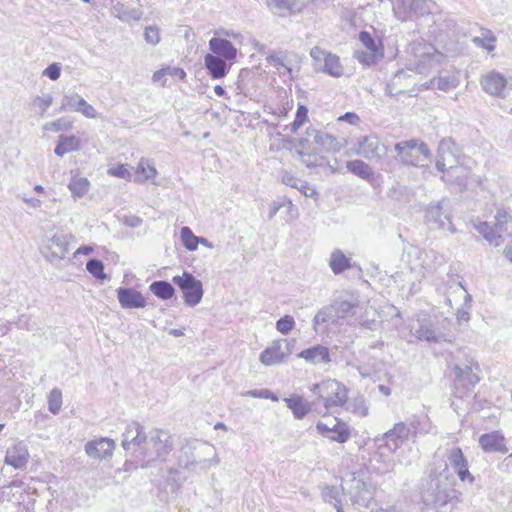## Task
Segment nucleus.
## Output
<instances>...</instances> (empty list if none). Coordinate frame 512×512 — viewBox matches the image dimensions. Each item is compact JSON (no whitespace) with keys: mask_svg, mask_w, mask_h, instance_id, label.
<instances>
[{"mask_svg":"<svg viewBox=\"0 0 512 512\" xmlns=\"http://www.w3.org/2000/svg\"><path fill=\"white\" fill-rule=\"evenodd\" d=\"M145 41L151 45H157L160 42L159 28L156 26L146 27L144 31Z\"/></svg>","mask_w":512,"mask_h":512,"instance_id":"nucleus-60","label":"nucleus"},{"mask_svg":"<svg viewBox=\"0 0 512 512\" xmlns=\"http://www.w3.org/2000/svg\"><path fill=\"white\" fill-rule=\"evenodd\" d=\"M80 147V139L76 136L60 135L54 152L57 156L62 157L69 152L78 151Z\"/></svg>","mask_w":512,"mask_h":512,"instance_id":"nucleus-37","label":"nucleus"},{"mask_svg":"<svg viewBox=\"0 0 512 512\" xmlns=\"http://www.w3.org/2000/svg\"><path fill=\"white\" fill-rule=\"evenodd\" d=\"M312 0H268L270 10L279 16L300 12Z\"/></svg>","mask_w":512,"mask_h":512,"instance_id":"nucleus-27","label":"nucleus"},{"mask_svg":"<svg viewBox=\"0 0 512 512\" xmlns=\"http://www.w3.org/2000/svg\"><path fill=\"white\" fill-rule=\"evenodd\" d=\"M380 57H382V54L378 55L377 50H373V48L366 50H356L354 52V58L366 66L375 64L377 59Z\"/></svg>","mask_w":512,"mask_h":512,"instance_id":"nucleus-51","label":"nucleus"},{"mask_svg":"<svg viewBox=\"0 0 512 512\" xmlns=\"http://www.w3.org/2000/svg\"><path fill=\"white\" fill-rule=\"evenodd\" d=\"M358 305V296L352 293L347 296H341L332 303L337 319H344L355 315Z\"/></svg>","mask_w":512,"mask_h":512,"instance_id":"nucleus-29","label":"nucleus"},{"mask_svg":"<svg viewBox=\"0 0 512 512\" xmlns=\"http://www.w3.org/2000/svg\"><path fill=\"white\" fill-rule=\"evenodd\" d=\"M148 435L145 434L143 426L132 421L129 423L122 433L121 446L126 451L139 453L143 456Z\"/></svg>","mask_w":512,"mask_h":512,"instance_id":"nucleus-12","label":"nucleus"},{"mask_svg":"<svg viewBox=\"0 0 512 512\" xmlns=\"http://www.w3.org/2000/svg\"><path fill=\"white\" fill-rule=\"evenodd\" d=\"M447 460L453 471L462 482L473 484L475 477L470 473L468 461L460 447H453L447 451Z\"/></svg>","mask_w":512,"mask_h":512,"instance_id":"nucleus-16","label":"nucleus"},{"mask_svg":"<svg viewBox=\"0 0 512 512\" xmlns=\"http://www.w3.org/2000/svg\"><path fill=\"white\" fill-rule=\"evenodd\" d=\"M457 148L450 139H443L438 146V157L436 160V168L439 171H445L455 164H458Z\"/></svg>","mask_w":512,"mask_h":512,"instance_id":"nucleus-22","label":"nucleus"},{"mask_svg":"<svg viewBox=\"0 0 512 512\" xmlns=\"http://www.w3.org/2000/svg\"><path fill=\"white\" fill-rule=\"evenodd\" d=\"M49 248L52 249L53 254L64 258L68 253V243L63 235H54L49 240Z\"/></svg>","mask_w":512,"mask_h":512,"instance_id":"nucleus-48","label":"nucleus"},{"mask_svg":"<svg viewBox=\"0 0 512 512\" xmlns=\"http://www.w3.org/2000/svg\"><path fill=\"white\" fill-rule=\"evenodd\" d=\"M89 188L90 182L85 177H72L68 184V189L72 195L77 198L83 197L89 191Z\"/></svg>","mask_w":512,"mask_h":512,"instance_id":"nucleus-43","label":"nucleus"},{"mask_svg":"<svg viewBox=\"0 0 512 512\" xmlns=\"http://www.w3.org/2000/svg\"><path fill=\"white\" fill-rule=\"evenodd\" d=\"M359 40L366 49L377 50V45L370 33L366 31L360 32Z\"/></svg>","mask_w":512,"mask_h":512,"instance_id":"nucleus-64","label":"nucleus"},{"mask_svg":"<svg viewBox=\"0 0 512 512\" xmlns=\"http://www.w3.org/2000/svg\"><path fill=\"white\" fill-rule=\"evenodd\" d=\"M284 401L287 407L292 410L296 419L304 418L310 411H314L316 413L323 412L322 409L318 407V402H306L300 396L284 398Z\"/></svg>","mask_w":512,"mask_h":512,"instance_id":"nucleus-28","label":"nucleus"},{"mask_svg":"<svg viewBox=\"0 0 512 512\" xmlns=\"http://www.w3.org/2000/svg\"><path fill=\"white\" fill-rule=\"evenodd\" d=\"M298 357L303 358L312 364H328L331 362L329 349L322 345H316L305 349L298 354Z\"/></svg>","mask_w":512,"mask_h":512,"instance_id":"nucleus-32","label":"nucleus"},{"mask_svg":"<svg viewBox=\"0 0 512 512\" xmlns=\"http://www.w3.org/2000/svg\"><path fill=\"white\" fill-rule=\"evenodd\" d=\"M316 428L322 436L338 443H345L351 435L348 425L339 421L337 418L333 419L331 426L323 422H318Z\"/></svg>","mask_w":512,"mask_h":512,"instance_id":"nucleus-19","label":"nucleus"},{"mask_svg":"<svg viewBox=\"0 0 512 512\" xmlns=\"http://www.w3.org/2000/svg\"><path fill=\"white\" fill-rule=\"evenodd\" d=\"M310 390L316 396L313 401L318 402V407L323 411L319 414L323 416L334 408L342 407L348 399L347 388L335 379H328L314 384Z\"/></svg>","mask_w":512,"mask_h":512,"instance_id":"nucleus-3","label":"nucleus"},{"mask_svg":"<svg viewBox=\"0 0 512 512\" xmlns=\"http://www.w3.org/2000/svg\"><path fill=\"white\" fill-rule=\"evenodd\" d=\"M491 226L486 221H473V228L478 231L492 246H500L507 237L512 235L508 225L512 222V214L505 209H499Z\"/></svg>","mask_w":512,"mask_h":512,"instance_id":"nucleus-6","label":"nucleus"},{"mask_svg":"<svg viewBox=\"0 0 512 512\" xmlns=\"http://www.w3.org/2000/svg\"><path fill=\"white\" fill-rule=\"evenodd\" d=\"M409 434L410 430L403 422L397 423L392 430L376 439L378 449L382 455L386 450L394 452L408 439Z\"/></svg>","mask_w":512,"mask_h":512,"instance_id":"nucleus-13","label":"nucleus"},{"mask_svg":"<svg viewBox=\"0 0 512 512\" xmlns=\"http://www.w3.org/2000/svg\"><path fill=\"white\" fill-rule=\"evenodd\" d=\"M473 367L478 369V365L469 364L461 367L460 365H455L454 370L456 374L455 382H464L466 380V374H469V387H474L475 384L479 382V377L476 373L473 372Z\"/></svg>","mask_w":512,"mask_h":512,"instance_id":"nucleus-41","label":"nucleus"},{"mask_svg":"<svg viewBox=\"0 0 512 512\" xmlns=\"http://www.w3.org/2000/svg\"><path fill=\"white\" fill-rule=\"evenodd\" d=\"M117 297L121 307L124 309L143 308L146 306L144 296L133 288H118Z\"/></svg>","mask_w":512,"mask_h":512,"instance_id":"nucleus-30","label":"nucleus"},{"mask_svg":"<svg viewBox=\"0 0 512 512\" xmlns=\"http://www.w3.org/2000/svg\"><path fill=\"white\" fill-rule=\"evenodd\" d=\"M87 271L92 274L95 278L102 279L105 277L104 265L100 260L90 259L86 263Z\"/></svg>","mask_w":512,"mask_h":512,"instance_id":"nucleus-56","label":"nucleus"},{"mask_svg":"<svg viewBox=\"0 0 512 512\" xmlns=\"http://www.w3.org/2000/svg\"><path fill=\"white\" fill-rule=\"evenodd\" d=\"M53 97L51 94L44 95L42 97L37 96L34 101L33 105L35 108H37L40 111V115L43 116L48 108L52 105Z\"/></svg>","mask_w":512,"mask_h":512,"instance_id":"nucleus-58","label":"nucleus"},{"mask_svg":"<svg viewBox=\"0 0 512 512\" xmlns=\"http://www.w3.org/2000/svg\"><path fill=\"white\" fill-rule=\"evenodd\" d=\"M348 171L361 177L362 179H369L373 175L372 169L367 163L362 160H351L346 164Z\"/></svg>","mask_w":512,"mask_h":512,"instance_id":"nucleus-45","label":"nucleus"},{"mask_svg":"<svg viewBox=\"0 0 512 512\" xmlns=\"http://www.w3.org/2000/svg\"><path fill=\"white\" fill-rule=\"evenodd\" d=\"M181 452L186 460L181 457L179 462L187 470L197 466L207 469L220 462L215 447L207 442L198 440L188 442L182 447Z\"/></svg>","mask_w":512,"mask_h":512,"instance_id":"nucleus-4","label":"nucleus"},{"mask_svg":"<svg viewBox=\"0 0 512 512\" xmlns=\"http://www.w3.org/2000/svg\"><path fill=\"white\" fill-rule=\"evenodd\" d=\"M472 42L476 46L491 52L495 49L496 37L492 31L488 29H481V35L473 37Z\"/></svg>","mask_w":512,"mask_h":512,"instance_id":"nucleus-42","label":"nucleus"},{"mask_svg":"<svg viewBox=\"0 0 512 512\" xmlns=\"http://www.w3.org/2000/svg\"><path fill=\"white\" fill-rule=\"evenodd\" d=\"M416 149V140L411 139L402 141L395 145L396 159L404 165L414 166V150Z\"/></svg>","mask_w":512,"mask_h":512,"instance_id":"nucleus-35","label":"nucleus"},{"mask_svg":"<svg viewBox=\"0 0 512 512\" xmlns=\"http://www.w3.org/2000/svg\"><path fill=\"white\" fill-rule=\"evenodd\" d=\"M29 460L27 445L23 441H18L9 447L5 455V463L14 469H24Z\"/></svg>","mask_w":512,"mask_h":512,"instance_id":"nucleus-24","label":"nucleus"},{"mask_svg":"<svg viewBox=\"0 0 512 512\" xmlns=\"http://www.w3.org/2000/svg\"><path fill=\"white\" fill-rule=\"evenodd\" d=\"M342 491L347 493L350 501L357 509L368 508L374 500L375 486L353 474L344 481Z\"/></svg>","mask_w":512,"mask_h":512,"instance_id":"nucleus-7","label":"nucleus"},{"mask_svg":"<svg viewBox=\"0 0 512 512\" xmlns=\"http://www.w3.org/2000/svg\"><path fill=\"white\" fill-rule=\"evenodd\" d=\"M416 88V71L407 67L397 71L387 83L385 93L388 96L400 99L402 96H413Z\"/></svg>","mask_w":512,"mask_h":512,"instance_id":"nucleus-9","label":"nucleus"},{"mask_svg":"<svg viewBox=\"0 0 512 512\" xmlns=\"http://www.w3.org/2000/svg\"><path fill=\"white\" fill-rule=\"evenodd\" d=\"M245 395L253 398H264L271 399L272 401H278V397L268 389L249 390Z\"/></svg>","mask_w":512,"mask_h":512,"instance_id":"nucleus-61","label":"nucleus"},{"mask_svg":"<svg viewBox=\"0 0 512 512\" xmlns=\"http://www.w3.org/2000/svg\"><path fill=\"white\" fill-rule=\"evenodd\" d=\"M458 85V76L450 73H440L438 77H433L425 82H421V80L418 79V86L425 90L438 89L446 92L456 88Z\"/></svg>","mask_w":512,"mask_h":512,"instance_id":"nucleus-26","label":"nucleus"},{"mask_svg":"<svg viewBox=\"0 0 512 512\" xmlns=\"http://www.w3.org/2000/svg\"><path fill=\"white\" fill-rule=\"evenodd\" d=\"M173 449V441L168 432L153 429L149 432L143 457L149 461L165 460Z\"/></svg>","mask_w":512,"mask_h":512,"instance_id":"nucleus-8","label":"nucleus"},{"mask_svg":"<svg viewBox=\"0 0 512 512\" xmlns=\"http://www.w3.org/2000/svg\"><path fill=\"white\" fill-rule=\"evenodd\" d=\"M60 111L80 112L85 117L92 119L97 117L95 108L75 92L68 93L63 96Z\"/></svg>","mask_w":512,"mask_h":512,"instance_id":"nucleus-18","label":"nucleus"},{"mask_svg":"<svg viewBox=\"0 0 512 512\" xmlns=\"http://www.w3.org/2000/svg\"><path fill=\"white\" fill-rule=\"evenodd\" d=\"M62 405V394L57 388L50 391L48 396V408L53 414H58Z\"/></svg>","mask_w":512,"mask_h":512,"instance_id":"nucleus-53","label":"nucleus"},{"mask_svg":"<svg viewBox=\"0 0 512 512\" xmlns=\"http://www.w3.org/2000/svg\"><path fill=\"white\" fill-rule=\"evenodd\" d=\"M424 223L431 230L447 229L456 233L457 229L452 223L453 206L449 198L443 197L438 201H432L423 209Z\"/></svg>","mask_w":512,"mask_h":512,"instance_id":"nucleus-5","label":"nucleus"},{"mask_svg":"<svg viewBox=\"0 0 512 512\" xmlns=\"http://www.w3.org/2000/svg\"><path fill=\"white\" fill-rule=\"evenodd\" d=\"M329 265L334 274H340L350 267L349 259L340 250L332 252Z\"/></svg>","mask_w":512,"mask_h":512,"instance_id":"nucleus-44","label":"nucleus"},{"mask_svg":"<svg viewBox=\"0 0 512 512\" xmlns=\"http://www.w3.org/2000/svg\"><path fill=\"white\" fill-rule=\"evenodd\" d=\"M209 49L211 54L225 59L226 61H233L237 56V49L229 40L225 38H211L209 40Z\"/></svg>","mask_w":512,"mask_h":512,"instance_id":"nucleus-31","label":"nucleus"},{"mask_svg":"<svg viewBox=\"0 0 512 512\" xmlns=\"http://www.w3.org/2000/svg\"><path fill=\"white\" fill-rule=\"evenodd\" d=\"M107 173L111 176L122 178L125 180H131L132 174L127 169L126 165L120 164L115 167H110Z\"/></svg>","mask_w":512,"mask_h":512,"instance_id":"nucleus-59","label":"nucleus"},{"mask_svg":"<svg viewBox=\"0 0 512 512\" xmlns=\"http://www.w3.org/2000/svg\"><path fill=\"white\" fill-rule=\"evenodd\" d=\"M266 61L277 69L284 68L290 76L299 71V66L293 65L292 59L286 52L270 53L266 56Z\"/></svg>","mask_w":512,"mask_h":512,"instance_id":"nucleus-34","label":"nucleus"},{"mask_svg":"<svg viewBox=\"0 0 512 512\" xmlns=\"http://www.w3.org/2000/svg\"><path fill=\"white\" fill-rule=\"evenodd\" d=\"M149 290L158 298L168 300L173 297L175 289L171 283L167 281H154L149 286Z\"/></svg>","mask_w":512,"mask_h":512,"instance_id":"nucleus-40","label":"nucleus"},{"mask_svg":"<svg viewBox=\"0 0 512 512\" xmlns=\"http://www.w3.org/2000/svg\"><path fill=\"white\" fill-rule=\"evenodd\" d=\"M456 479L447 464L438 473L430 475L429 490L424 493L423 501L426 505L444 506L457 499L459 492L455 489Z\"/></svg>","mask_w":512,"mask_h":512,"instance_id":"nucleus-1","label":"nucleus"},{"mask_svg":"<svg viewBox=\"0 0 512 512\" xmlns=\"http://www.w3.org/2000/svg\"><path fill=\"white\" fill-rule=\"evenodd\" d=\"M172 281L181 289L187 306L194 307L201 302L204 293L202 282L191 273L185 271L181 276H174Z\"/></svg>","mask_w":512,"mask_h":512,"instance_id":"nucleus-10","label":"nucleus"},{"mask_svg":"<svg viewBox=\"0 0 512 512\" xmlns=\"http://www.w3.org/2000/svg\"><path fill=\"white\" fill-rule=\"evenodd\" d=\"M61 74V67L58 63L50 64L43 72V75L47 76L51 80L59 79Z\"/></svg>","mask_w":512,"mask_h":512,"instance_id":"nucleus-63","label":"nucleus"},{"mask_svg":"<svg viewBox=\"0 0 512 512\" xmlns=\"http://www.w3.org/2000/svg\"><path fill=\"white\" fill-rule=\"evenodd\" d=\"M431 313L424 310L418 314V322H421L418 328V340H425L429 343L450 342L449 329L451 322L440 312H436L435 308L431 309Z\"/></svg>","mask_w":512,"mask_h":512,"instance_id":"nucleus-2","label":"nucleus"},{"mask_svg":"<svg viewBox=\"0 0 512 512\" xmlns=\"http://www.w3.org/2000/svg\"><path fill=\"white\" fill-rule=\"evenodd\" d=\"M444 59V55L438 52L431 53L430 51L423 52L421 55V60L418 61V74L423 73V69L425 64L428 63L430 68L437 69L441 63V60Z\"/></svg>","mask_w":512,"mask_h":512,"instance_id":"nucleus-46","label":"nucleus"},{"mask_svg":"<svg viewBox=\"0 0 512 512\" xmlns=\"http://www.w3.org/2000/svg\"><path fill=\"white\" fill-rule=\"evenodd\" d=\"M72 128V122L69 120H66L65 118H59L55 121L47 122L43 126V130L45 131H53V132H59V131H67Z\"/></svg>","mask_w":512,"mask_h":512,"instance_id":"nucleus-55","label":"nucleus"},{"mask_svg":"<svg viewBox=\"0 0 512 512\" xmlns=\"http://www.w3.org/2000/svg\"><path fill=\"white\" fill-rule=\"evenodd\" d=\"M358 153L366 159H379L386 153V148L375 135L363 137L359 141Z\"/></svg>","mask_w":512,"mask_h":512,"instance_id":"nucleus-25","label":"nucleus"},{"mask_svg":"<svg viewBox=\"0 0 512 512\" xmlns=\"http://www.w3.org/2000/svg\"><path fill=\"white\" fill-rule=\"evenodd\" d=\"M351 405L353 412L358 413L362 417L368 415V407L365 405V400L363 397L355 398Z\"/></svg>","mask_w":512,"mask_h":512,"instance_id":"nucleus-62","label":"nucleus"},{"mask_svg":"<svg viewBox=\"0 0 512 512\" xmlns=\"http://www.w3.org/2000/svg\"><path fill=\"white\" fill-rule=\"evenodd\" d=\"M115 449V441L107 437L90 440L85 444V453L93 459L104 460L111 458Z\"/></svg>","mask_w":512,"mask_h":512,"instance_id":"nucleus-21","label":"nucleus"},{"mask_svg":"<svg viewBox=\"0 0 512 512\" xmlns=\"http://www.w3.org/2000/svg\"><path fill=\"white\" fill-rule=\"evenodd\" d=\"M294 326V318L290 315H285L276 322V329L284 335H287L290 331H292Z\"/></svg>","mask_w":512,"mask_h":512,"instance_id":"nucleus-57","label":"nucleus"},{"mask_svg":"<svg viewBox=\"0 0 512 512\" xmlns=\"http://www.w3.org/2000/svg\"><path fill=\"white\" fill-rule=\"evenodd\" d=\"M415 0H396L393 8L396 17L401 21H412L416 17Z\"/></svg>","mask_w":512,"mask_h":512,"instance_id":"nucleus-36","label":"nucleus"},{"mask_svg":"<svg viewBox=\"0 0 512 512\" xmlns=\"http://www.w3.org/2000/svg\"><path fill=\"white\" fill-rule=\"evenodd\" d=\"M284 182L296 189H298L306 197H314L317 195L315 188L311 187L307 182L296 180L292 177L284 180Z\"/></svg>","mask_w":512,"mask_h":512,"instance_id":"nucleus-52","label":"nucleus"},{"mask_svg":"<svg viewBox=\"0 0 512 512\" xmlns=\"http://www.w3.org/2000/svg\"><path fill=\"white\" fill-rule=\"evenodd\" d=\"M115 9L118 11V18L124 22L138 21L142 17V11L138 9H127L123 5Z\"/></svg>","mask_w":512,"mask_h":512,"instance_id":"nucleus-54","label":"nucleus"},{"mask_svg":"<svg viewBox=\"0 0 512 512\" xmlns=\"http://www.w3.org/2000/svg\"><path fill=\"white\" fill-rule=\"evenodd\" d=\"M312 133L314 134V142L319 145L322 150L327 152L340 150L341 145L334 136L317 130H313Z\"/></svg>","mask_w":512,"mask_h":512,"instance_id":"nucleus-38","label":"nucleus"},{"mask_svg":"<svg viewBox=\"0 0 512 512\" xmlns=\"http://www.w3.org/2000/svg\"><path fill=\"white\" fill-rule=\"evenodd\" d=\"M322 495L326 502L334 505L337 512H344L341 504V491L338 487L327 486L323 489Z\"/></svg>","mask_w":512,"mask_h":512,"instance_id":"nucleus-47","label":"nucleus"},{"mask_svg":"<svg viewBox=\"0 0 512 512\" xmlns=\"http://www.w3.org/2000/svg\"><path fill=\"white\" fill-rule=\"evenodd\" d=\"M204 64L213 79L225 77L229 70L225 59L219 58L211 53H208L204 57Z\"/></svg>","mask_w":512,"mask_h":512,"instance_id":"nucleus-33","label":"nucleus"},{"mask_svg":"<svg viewBox=\"0 0 512 512\" xmlns=\"http://www.w3.org/2000/svg\"><path fill=\"white\" fill-rule=\"evenodd\" d=\"M337 317L332 304L323 307L314 317V325L336 323Z\"/></svg>","mask_w":512,"mask_h":512,"instance_id":"nucleus-49","label":"nucleus"},{"mask_svg":"<svg viewBox=\"0 0 512 512\" xmlns=\"http://www.w3.org/2000/svg\"><path fill=\"white\" fill-rule=\"evenodd\" d=\"M442 20L441 9L433 0H418V25L429 30Z\"/></svg>","mask_w":512,"mask_h":512,"instance_id":"nucleus-17","label":"nucleus"},{"mask_svg":"<svg viewBox=\"0 0 512 512\" xmlns=\"http://www.w3.org/2000/svg\"><path fill=\"white\" fill-rule=\"evenodd\" d=\"M480 84L483 91L492 96L505 99L510 94L506 77L497 71H490L482 76Z\"/></svg>","mask_w":512,"mask_h":512,"instance_id":"nucleus-15","label":"nucleus"},{"mask_svg":"<svg viewBox=\"0 0 512 512\" xmlns=\"http://www.w3.org/2000/svg\"><path fill=\"white\" fill-rule=\"evenodd\" d=\"M136 174L134 181L143 183L147 180L154 179L157 175V170L153 163L146 158H141L136 167Z\"/></svg>","mask_w":512,"mask_h":512,"instance_id":"nucleus-39","label":"nucleus"},{"mask_svg":"<svg viewBox=\"0 0 512 512\" xmlns=\"http://www.w3.org/2000/svg\"><path fill=\"white\" fill-rule=\"evenodd\" d=\"M292 344L285 339L274 340L269 347L263 350L259 360L265 366L279 364L291 354Z\"/></svg>","mask_w":512,"mask_h":512,"instance_id":"nucleus-14","label":"nucleus"},{"mask_svg":"<svg viewBox=\"0 0 512 512\" xmlns=\"http://www.w3.org/2000/svg\"><path fill=\"white\" fill-rule=\"evenodd\" d=\"M479 446L485 453L506 454L508 452L506 439L500 431L482 434L479 437Z\"/></svg>","mask_w":512,"mask_h":512,"instance_id":"nucleus-23","label":"nucleus"},{"mask_svg":"<svg viewBox=\"0 0 512 512\" xmlns=\"http://www.w3.org/2000/svg\"><path fill=\"white\" fill-rule=\"evenodd\" d=\"M441 172L443 173L442 180L460 191L466 188L472 176L471 170L460 162Z\"/></svg>","mask_w":512,"mask_h":512,"instance_id":"nucleus-20","label":"nucleus"},{"mask_svg":"<svg viewBox=\"0 0 512 512\" xmlns=\"http://www.w3.org/2000/svg\"><path fill=\"white\" fill-rule=\"evenodd\" d=\"M310 56L315 63L316 70H320L335 78L343 75L344 68L336 54L315 46L311 49Z\"/></svg>","mask_w":512,"mask_h":512,"instance_id":"nucleus-11","label":"nucleus"},{"mask_svg":"<svg viewBox=\"0 0 512 512\" xmlns=\"http://www.w3.org/2000/svg\"><path fill=\"white\" fill-rule=\"evenodd\" d=\"M180 237L187 250L195 251L197 249L199 236H196L189 227L184 226L181 228Z\"/></svg>","mask_w":512,"mask_h":512,"instance_id":"nucleus-50","label":"nucleus"}]
</instances>
